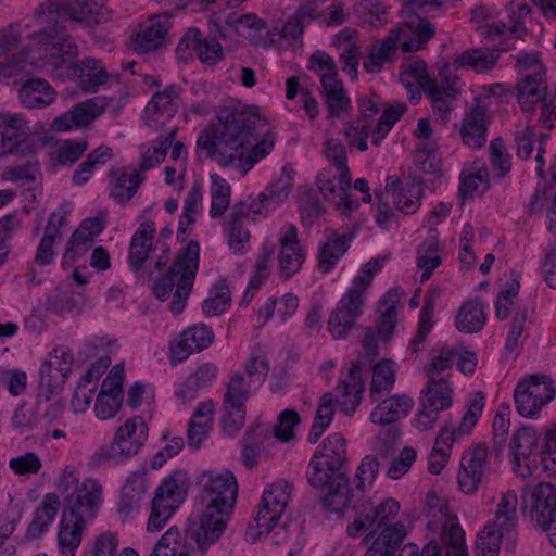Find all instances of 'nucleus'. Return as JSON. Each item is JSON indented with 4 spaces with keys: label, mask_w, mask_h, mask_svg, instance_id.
Masks as SVG:
<instances>
[{
    "label": "nucleus",
    "mask_w": 556,
    "mask_h": 556,
    "mask_svg": "<svg viewBox=\"0 0 556 556\" xmlns=\"http://www.w3.org/2000/svg\"><path fill=\"white\" fill-rule=\"evenodd\" d=\"M339 399L337 405L344 415H352L358 407L363 393L364 382L359 362H352L348 375L338 384Z\"/></svg>",
    "instance_id": "30"
},
{
    "label": "nucleus",
    "mask_w": 556,
    "mask_h": 556,
    "mask_svg": "<svg viewBox=\"0 0 556 556\" xmlns=\"http://www.w3.org/2000/svg\"><path fill=\"white\" fill-rule=\"evenodd\" d=\"M453 389L450 384L439 382L432 390L424 391L421 409L417 413L413 422L420 431H426L435 425L439 414L450 408L453 404Z\"/></svg>",
    "instance_id": "17"
},
{
    "label": "nucleus",
    "mask_w": 556,
    "mask_h": 556,
    "mask_svg": "<svg viewBox=\"0 0 556 556\" xmlns=\"http://www.w3.org/2000/svg\"><path fill=\"white\" fill-rule=\"evenodd\" d=\"M407 106L404 103H396L393 105H388L380 115L377 121L374 129H372V140L371 143L376 147H379L382 140L387 137V135L392 129L393 125L403 116L406 112Z\"/></svg>",
    "instance_id": "53"
},
{
    "label": "nucleus",
    "mask_w": 556,
    "mask_h": 556,
    "mask_svg": "<svg viewBox=\"0 0 556 556\" xmlns=\"http://www.w3.org/2000/svg\"><path fill=\"white\" fill-rule=\"evenodd\" d=\"M40 9V18L50 23L49 26L55 24H52V17H46L47 14L66 17L84 27H93L112 18L106 0H47Z\"/></svg>",
    "instance_id": "11"
},
{
    "label": "nucleus",
    "mask_w": 556,
    "mask_h": 556,
    "mask_svg": "<svg viewBox=\"0 0 556 556\" xmlns=\"http://www.w3.org/2000/svg\"><path fill=\"white\" fill-rule=\"evenodd\" d=\"M71 374L58 368L51 361H45L39 370V388L38 394L40 396L58 395L70 377Z\"/></svg>",
    "instance_id": "47"
},
{
    "label": "nucleus",
    "mask_w": 556,
    "mask_h": 556,
    "mask_svg": "<svg viewBox=\"0 0 556 556\" xmlns=\"http://www.w3.org/2000/svg\"><path fill=\"white\" fill-rule=\"evenodd\" d=\"M61 503L55 493H46L41 503L33 511L31 520L27 527L25 536L27 540H37L46 533L53 523Z\"/></svg>",
    "instance_id": "34"
},
{
    "label": "nucleus",
    "mask_w": 556,
    "mask_h": 556,
    "mask_svg": "<svg viewBox=\"0 0 556 556\" xmlns=\"http://www.w3.org/2000/svg\"><path fill=\"white\" fill-rule=\"evenodd\" d=\"M18 99L26 109H43L55 100V92L46 79L31 76L22 81Z\"/></svg>",
    "instance_id": "35"
},
{
    "label": "nucleus",
    "mask_w": 556,
    "mask_h": 556,
    "mask_svg": "<svg viewBox=\"0 0 556 556\" xmlns=\"http://www.w3.org/2000/svg\"><path fill=\"white\" fill-rule=\"evenodd\" d=\"M486 106L479 98H476L463 118L460 135L464 144L480 149L486 142Z\"/></svg>",
    "instance_id": "28"
},
{
    "label": "nucleus",
    "mask_w": 556,
    "mask_h": 556,
    "mask_svg": "<svg viewBox=\"0 0 556 556\" xmlns=\"http://www.w3.org/2000/svg\"><path fill=\"white\" fill-rule=\"evenodd\" d=\"M200 263V244L191 240L176 255L174 263L167 271L155 280L153 293L160 301L168 299L176 287L169 311L174 315L180 314L192 290Z\"/></svg>",
    "instance_id": "7"
},
{
    "label": "nucleus",
    "mask_w": 556,
    "mask_h": 556,
    "mask_svg": "<svg viewBox=\"0 0 556 556\" xmlns=\"http://www.w3.org/2000/svg\"><path fill=\"white\" fill-rule=\"evenodd\" d=\"M225 24L232 28L236 34L248 38L255 45L263 40L264 33L269 34L264 21L255 14H231L225 20Z\"/></svg>",
    "instance_id": "44"
},
{
    "label": "nucleus",
    "mask_w": 556,
    "mask_h": 556,
    "mask_svg": "<svg viewBox=\"0 0 556 556\" xmlns=\"http://www.w3.org/2000/svg\"><path fill=\"white\" fill-rule=\"evenodd\" d=\"M87 140H65L58 144L56 149L51 152V161L56 165L72 166L88 150Z\"/></svg>",
    "instance_id": "54"
},
{
    "label": "nucleus",
    "mask_w": 556,
    "mask_h": 556,
    "mask_svg": "<svg viewBox=\"0 0 556 556\" xmlns=\"http://www.w3.org/2000/svg\"><path fill=\"white\" fill-rule=\"evenodd\" d=\"M244 205H233L227 224L228 244L236 254H244L249 248L250 232L243 227Z\"/></svg>",
    "instance_id": "42"
},
{
    "label": "nucleus",
    "mask_w": 556,
    "mask_h": 556,
    "mask_svg": "<svg viewBox=\"0 0 556 556\" xmlns=\"http://www.w3.org/2000/svg\"><path fill=\"white\" fill-rule=\"evenodd\" d=\"M359 117L349 122L344 127V132L349 143L364 152L368 149L367 139L372 135L374 116L379 112L378 97L361 98L358 100Z\"/></svg>",
    "instance_id": "19"
},
{
    "label": "nucleus",
    "mask_w": 556,
    "mask_h": 556,
    "mask_svg": "<svg viewBox=\"0 0 556 556\" xmlns=\"http://www.w3.org/2000/svg\"><path fill=\"white\" fill-rule=\"evenodd\" d=\"M425 514L429 519V526L441 529L442 535L450 532L451 525H459L455 521L456 516L451 513L445 498L440 497L434 491H429L426 495Z\"/></svg>",
    "instance_id": "41"
},
{
    "label": "nucleus",
    "mask_w": 556,
    "mask_h": 556,
    "mask_svg": "<svg viewBox=\"0 0 556 556\" xmlns=\"http://www.w3.org/2000/svg\"><path fill=\"white\" fill-rule=\"evenodd\" d=\"M291 187L292 177L283 172L275 182L258 194L257 199L249 204L241 202L245 211L243 218L255 220L258 216H267L288 198Z\"/></svg>",
    "instance_id": "18"
},
{
    "label": "nucleus",
    "mask_w": 556,
    "mask_h": 556,
    "mask_svg": "<svg viewBox=\"0 0 556 556\" xmlns=\"http://www.w3.org/2000/svg\"><path fill=\"white\" fill-rule=\"evenodd\" d=\"M364 299L356 291L346 292L328 319V330L336 340L345 339L362 314Z\"/></svg>",
    "instance_id": "16"
},
{
    "label": "nucleus",
    "mask_w": 556,
    "mask_h": 556,
    "mask_svg": "<svg viewBox=\"0 0 556 556\" xmlns=\"http://www.w3.org/2000/svg\"><path fill=\"white\" fill-rule=\"evenodd\" d=\"M143 179L136 169L124 172L112 182L110 195L118 203L125 204L135 195Z\"/></svg>",
    "instance_id": "48"
},
{
    "label": "nucleus",
    "mask_w": 556,
    "mask_h": 556,
    "mask_svg": "<svg viewBox=\"0 0 556 556\" xmlns=\"http://www.w3.org/2000/svg\"><path fill=\"white\" fill-rule=\"evenodd\" d=\"M387 194L391 192L392 201L396 208L404 214L415 213L424 194L422 179L417 175H409L405 182L395 176L387 178Z\"/></svg>",
    "instance_id": "23"
},
{
    "label": "nucleus",
    "mask_w": 556,
    "mask_h": 556,
    "mask_svg": "<svg viewBox=\"0 0 556 556\" xmlns=\"http://www.w3.org/2000/svg\"><path fill=\"white\" fill-rule=\"evenodd\" d=\"M540 444V435L533 427H521L514 432L509 447L519 476H531L538 468Z\"/></svg>",
    "instance_id": "15"
},
{
    "label": "nucleus",
    "mask_w": 556,
    "mask_h": 556,
    "mask_svg": "<svg viewBox=\"0 0 556 556\" xmlns=\"http://www.w3.org/2000/svg\"><path fill=\"white\" fill-rule=\"evenodd\" d=\"M488 447L479 444L463 457L457 479L464 493L471 495L477 492L488 470Z\"/></svg>",
    "instance_id": "21"
},
{
    "label": "nucleus",
    "mask_w": 556,
    "mask_h": 556,
    "mask_svg": "<svg viewBox=\"0 0 556 556\" xmlns=\"http://www.w3.org/2000/svg\"><path fill=\"white\" fill-rule=\"evenodd\" d=\"M39 58L55 70L65 68L66 75L78 79L85 92H97L106 83L108 73L99 60L87 58L75 62L78 47L63 25L47 26L33 38Z\"/></svg>",
    "instance_id": "5"
},
{
    "label": "nucleus",
    "mask_w": 556,
    "mask_h": 556,
    "mask_svg": "<svg viewBox=\"0 0 556 556\" xmlns=\"http://www.w3.org/2000/svg\"><path fill=\"white\" fill-rule=\"evenodd\" d=\"M399 45V31L391 29L382 41H377L371 45L369 53L363 62L365 71L368 73L381 72L386 63L393 62Z\"/></svg>",
    "instance_id": "40"
},
{
    "label": "nucleus",
    "mask_w": 556,
    "mask_h": 556,
    "mask_svg": "<svg viewBox=\"0 0 556 556\" xmlns=\"http://www.w3.org/2000/svg\"><path fill=\"white\" fill-rule=\"evenodd\" d=\"M290 491L291 485L286 480H278L264 491L258 511L254 517L255 528L258 531L255 532L253 527H249L245 532L247 541L254 543L262 534L274 530L273 543L275 545L288 542L291 526L287 522L278 526L277 522L289 504Z\"/></svg>",
    "instance_id": "8"
},
{
    "label": "nucleus",
    "mask_w": 556,
    "mask_h": 556,
    "mask_svg": "<svg viewBox=\"0 0 556 556\" xmlns=\"http://www.w3.org/2000/svg\"><path fill=\"white\" fill-rule=\"evenodd\" d=\"M539 466L546 472L556 473V427L546 431L541 439Z\"/></svg>",
    "instance_id": "64"
},
{
    "label": "nucleus",
    "mask_w": 556,
    "mask_h": 556,
    "mask_svg": "<svg viewBox=\"0 0 556 556\" xmlns=\"http://www.w3.org/2000/svg\"><path fill=\"white\" fill-rule=\"evenodd\" d=\"M483 408L484 394L482 391H478L469 399L467 409L458 427L445 425L440 430L429 455L428 470L432 475H439L443 470L450 457L452 443L472 431L482 415Z\"/></svg>",
    "instance_id": "9"
},
{
    "label": "nucleus",
    "mask_w": 556,
    "mask_h": 556,
    "mask_svg": "<svg viewBox=\"0 0 556 556\" xmlns=\"http://www.w3.org/2000/svg\"><path fill=\"white\" fill-rule=\"evenodd\" d=\"M176 134L177 128H172L166 136L160 137L156 144L142 155L139 168L148 170L161 164L165 160L167 150L173 144Z\"/></svg>",
    "instance_id": "60"
},
{
    "label": "nucleus",
    "mask_w": 556,
    "mask_h": 556,
    "mask_svg": "<svg viewBox=\"0 0 556 556\" xmlns=\"http://www.w3.org/2000/svg\"><path fill=\"white\" fill-rule=\"evenodd\" d=\"M30 128L22 117H5L0 123V156L14 153L29 137Z\"/></svg>",
    "instance_id": "36"
},
{
    "label": "nucleus",
    "mask_w": 556,
    "mask_h": 556,
    "mask_svg": "<svg viewBox=\"0 0 556 556\" xmlns=\"http://www.w3.org/2000/svg\"><path fill=\"white\" fill-rule=\"evenodd\" d=\"M485 321L482 304L478 301H468L458 311L456 328L464 333H476L482 330Z\"/></svg>",
    "instance_id": "45"
},
{
    "label": "nucleus",
    "mask_w": 556,
    "mask_h": 556,
    "mask_svg": "<svg viewBox=\"0 0 556 556\" xmlns=\"http://www.w3.org/2000/svg\"><path fill=\"white\" fill-rule=\"evenodd\" d=\"M271 438L273 431L267 425L256 422L248 428L241 442V459L245 467L256 466L257 456L265 450V442Z\"/></svg>",
    "instance_id": "37"
},
{
    "label": "nucleus",
    "mask_w": 556,
    "mask_h": 556,
    "mask_svg": "<svg viewBox=\"0 0 556 556\" xmlns=\"http://www.w3.org/2000/svg\"><path fill=\"white\" fill-rule=\"evenodd\" d=\"M94 242V237L81 229L79 226L73 232L65 253L62 258V265L73 264L78 257L86 254Z\"/></svg>",
    "instance_id": "61"
},
{
    "label": "nucleus",
    "mask_w": 556,
    "mask_h": 556,
    "mask_svg": "<svg viewBox=\"0 0 556 556\" xmlns=\"http://www.w3.org/2000/svg\"><path fill=\"white\" fill-rule=\"evenodd\" d=\"M156 233L155 223L144 220L139 225L129 242L128 266L131 271L138 273L154 251L153 239Z\"/></svg>",
    "instance_id": "32"
},
{
    "label": "nucleus",
    "mask_w": 556,
    "mask_h": 556,
    "mask_svg": "<svg viewBox=\"0 0 556 556\" xmlns=\"http://www.w3.org/2000/svg\"><path fill=\"white\" fill-rule=\"evenodd\" d=\"M377 402L370 413V420L381 426L393 425L405 418L414 406V400L405 394L380 397Z\"/></svg>",
    "instance_id": "33"
},
{
    "label": "nucleus",
    "mask_w": 556,
    "mask_h": 556,
    "mask_svg": "<svg viewBox=\"0 0 556 556\" xmlns=\"http://www.w3.org/2000/svg\"><path fill=\"white\" fill-rule=\"evenodd\" d=\"M192 48L199 60L206 65H215L220 62L225 54L220 43L211 37H204L197 28H190L177 45V52L184 53L187 49Z\"/></svg>",
    "instance_id": "29"
},
{
    "label": "nucleus",
    "mask_w": 556,
    "mask_h": 556,
    "mask_svg": "<svg viewBox=\"0 0 556 556\" xmlns=\"http://www.w3.org/2000/svg\"><path fill=\"white\" fill-rule=\"evenodd\" d=\"M324 153L328 161L333 163L338 169L339 185L351 187V176L348 166V155L345 146L338 139L331 138L325 142Z\"/></svg>",
    "instance_id": "49"
},
{
    "label": "nucleus",
    "mask_w": 556,
    "mask_h": 556,
    "mask_svg": "<svg viewBox=\"0 0 556 556\" xmlns=\"http://www.w3.org/2000/svg\"><path fill=\"white\" fill-rule=\"evenodd\" d=\"M231 298L225 280L216 282L210 291V296L202 304L203 313L206 316H218L227 311Z\"/></svg>",
    "instance_id": "56"
},
{
    "label": "nucleus",
    "mask_w": 556,
    "mask_h": 556,
    "mask_svg": "<svg viewBox=\"0 0 556 556\" xmlns=\"http://www.w3.org/2000/svg\"><path fill=\"white\" fill-rule=\"evenodd\" d=\"M439 245L434 240L424 242L417 249V267L422 270L421 282L430 279L433 270L441 264Z\"/></svg>",
    "instance_id": "59"
},
{
    "label": "nucleus",
    "mask_w": 556,
    "mask_h": 556,
    "mask_svg": "<svg viewBox=\"0 0 556 556\" xmlns=\"http://www.w3.org/2000/svg\"><path fill=\"white\" fill-rule=\"evenodd\" d=\"M456 355L457 352L450 348H442L439 351V354L432 358L430 368L428 369V384L426 390H432L439 382L450 384L447 380L440 377V375L452 368Z\"/></svg>",
    "instance_id": "55"
},
{
    "label": "nucleus",
    "mask_w": 556,
    "mask_h": 556,
    "mask_svg": "<svg viewBox=\"0 0 556 556\" xmlns=\"http://www.w3.org/2000/svg\"><path fill=\"white\" fill-rule=\"evenodd\" d=\"M53 396L48 394L40 396V394H37L36 397L35 420L45 426L58 422L63 415L64 403L60 399H53Z\"/></svg>",
    "instance_id": "52"
},
{
    "label": "nucleus",
    "mask_w": 556,
    "mask_h": 556,
    "mask_svg": "<svg viewBox=\"0 0 556 556\" xmlns=\"http://www.w3.org/2000/svg\"><path fill=\"white\" fill-rule=\"evenodd\" d=\"M504 531L495 526H485L476 544L477 556H498Z\"/></svg>",
    "instance_id": "63"
},
{
    "label": "nucleus",
    "mask_w": 556,
    "mask_h": 556,
    "mask_svg": "<svg viewBox=\"0 0 556 556\" xmlns=\"http://www.w3.org/2000/svg\"><path fill=\"white\" fill-rule=\"evenodd\" d=\"M490 162L495 177L503 178L511 169V156L507 152L504 140L501 137L493 139L489 147Z\"/></svg>",
    "instance_id": "62"
},
{
    "label": "nucleus",
    "mask_w": 556,
    "mask_h": 556,
    "mask_svg": "<svg viewBox=\"0 0 556 556\" xmlns=\"http://www.w3.org/2000/svg\"><path fill=\"white\" fill-rule=\"evenodd\" d=\"M396 380L395 363L391 359H381L372 367L369 396L371 401H378L388 394L394 387Z\"/></svg>",
    "instance_id": "43"
},
{
    "label": "nucleus",
    "mask_w": 556,
    "mask_h": 556,
    "mask_svg": "<svg viewBox=\"0 0 556 556\" xmlns=\"http://www.w3.org/2000/svg\"><path fill=\"white\" fill-rule=\"evenodd\" d=\"M321 88L327 118L339 117L351 108V100L338 77L321 75Z\"/></svg>",
    "instance_id": "39"
},
{
    "label": "nucleus",
    "mask_w": 556,
    "mask_h": 556,
    "mask_svg": "<svg viewBox=\"0 0 556 556\" xmlns=\"http://www.w3.org/2000/svg\"><path fill=\"white\" fill-rule=\"evenodd\" d=\"M278 242L280 271L285 279H289L301 269L306 258V251L300 244L298 229L293 224L283 225Z\"/></svg>",
    "instance_id": "20"
},
{
    "label": "nucleus",
    "mask_w": 556,
    "mask_h": 556,
    "mask_svg": "<svg viewBox=\"0 0 556 556\" xmlns=\"http://www.w3.org/2000/svg\"><path fill=\"white\" fill-rule=\"evenodd\" d=\"M517 502V493L515 491L505 492L497 505L496 518L494 522L489 526H495L504 532L514 528L516 523Z\"/></svg>",
    "instance_id": "57"
},
{
    "label": "nucleus",
    "mask_w": 556,
    "mask_h": 556,
    "mask_svg": "<svg viewBox=\"0 0 556 556\" xmlns=\"http://www.w3.org/2000/svg\"><path fill=\"white\" fill-rule=\"evenodd\" d=\"M458 77L451 73V65L444 63L438 68V78L426 81V96L430 99L435 115L441 119L453 110L452 102L459 96Z\"/></svg>",
    "instance_id": "14"
},
{
    "label": "nucleus",
    "mask_w": 556,
    "mask_h": 556,
    "mask_svg": "<svg viewBox=\"0 0 556 556\" xmlns=\"http://www.w3.org/2000/svg\"><path fill=\"white\" fill-rule=\"evenodd\" d=\"M179 91L180 87L173 84L153 96L144 113L146 124L149 127L157 130L174 117L180 105Z\"/></svg>",
    "instance_id": "22"
},
{
    "label": "nucleus",
    "mask_w": 556,
    "mask_h": 556,
    "mask_svg": "<svg viewBox=\"0 0 556 556\" xmlns=\"http://www.w3.org/2000/svg\"><path fill=\"white\" fill-rule=\"evenodd\" d=\"M212 186L211 195L212 203L210 215L213 218L220 217L229 206L230 202V186L226 179L222 178L217 174L211 175Z\"/></svg>",
    "instance_id": "58"
},
{
    "label": "nucleus",
    "mask_w": 556,
    "mask_h": 556,
    "mask_svg": "<svg viewBox=\"0 0 556 556\" xmlns=\"http://www.w3.org/2000/svg\"><path fill=\"white\" fill-rule=\"evenodd\" d=\"M58 488L64 496L58 532L59 552L61 556H75L87 523L94 519L99 510L102 486L93 479L79 483L77 472L66 467L60 476Z\"/></svg>",
    "instance_id": "3"
},
{
    "label": "nucleus",
    "mask_w": 556,
    "mask_h": 556,
    "mask_svg": "<svg viewBox=\"0 0 556 556\" xmlns=\"http://www.w3.org/2000/svg\"><path fill=\"white\" fill-rule=\"evenodd\" d=\"M170 27L169 16H152L139 26V30L134 38L135 50L139 53H147L160 48L165 40V36Z\"/></svg>",
    "instance_id": "31"
},
{
    "label": "nucleus",
    "mask_w": 556,
    "mask_h": 556,
    "mask_svg": "<svg viewBox=\"0 0 556 556\" xmlns=\"http://www.w3.org/2000/svg\"><path fill=\"white\" fill-rule=\"evenodd\" d=\"M238 496V483L232 472H205L200 502L204 507L199 522L189 523L182 536L176 526L157 541L150 556H205L215 545L227 525Z\"/></svg>",
    "instance_id": "2"
},
{
    "label": "nucleus",
    "mask_w": 556,
    "mask_h": 556,
    "mask_svg": "<svg viewBox=\"0 0 556 556\" xmlns=\"http://www.w3.org/2000/svg\"><path fill=\"white\" fill-rule=\"evenodd\" d=\"M392 30L399 31V41L403 52L421 50L435 34L434 25L418 13H414L408 21L399 24Z\"/></svg>",
    "instance_id": "25"
},
{
    "label": "nucleus",
    "mask_w": 556,
    "mask_h": 556,
    "mask_svg": "<svg viewBox=\"0 0 556 556\" xmlns=\"http://www.w3.org/2000/svg\"><path fill=\"white\" fill-rule=\"evenodd\" d=\"M553 380L545 375L521 378L514 391L517 412L527 418H535L543 406L555 397Z\"/></svg>",
    "instance_id": "13"
},
{
    "label": "nucleus",
    "mask_w": 556,
    "mask_h": 556,
    "mask_svg": "<svg viewBox=\"0 0 556 556\" xmlns=\"http://www.w3.org/2000/svg\"><path fill=\"white\" fill-rule=\"evenodd\" d=\"M355 236L356 232L350 229L341 235L333 229H326L325 240L319 243L317 253L318 269L324 274L331 271L348 252Z\"/></svg>",
    "instance_id": "24"
},
{
    "label": "nucleus",
    "mask_w": 556,
    "mask_h": 556,
    "mask_svg": "<svg viewBox=\"0 0 556 556\" xmlns=\"http://www.w3.org/2000/svg\"><path fill=\"white\" fill-rule=\"evenodd\" d=\"M400 510V503L394 498H387L376 507L361 511L348 526L346 532L352 538L366 533V538H374L365 556L372 548L377 556H394L401 546L406 529L402 522L394 521Z\"/></svg>",
    "instance_id": "6"
},
{
    "label": "nucleus",
    "mask_w": 556,
    "mask_h": 556,
    "mask_svg": "<svg viewBox=\"0 0 556 556\" xmlns=\"http://www.w3.org/2000/svg\"><path fill=\"white\" fill-rule=\"evenodd\" d=\"M139 441L128 442L125 439H119L115 433L113 441L99 448L91 457V462L96 466H101L105 463L119 465L124 464L134 457L140 450Z\"/></svg>",
    "instance_id": "38"
},
{
    "label": "nucleus",
    "mask_w": 556,
    "mask_h": 556,
    "mask_svg": "<svg viewBox=\"0 0 556 556\" xmlns=\"http://www.w3.org/2000/svg\"><path fill=\"white\" fill-rule=\"evenodd\" d=\"M498 55L494 52H485L478 49L466 50L455 58V64L459 67L470 68L478 73L491 71Z\"/></svg>",
    "instance_id": "51"
},
{
    "label": "nucleus",
    "mask_w": 556,
    "mask_h": 556,
    "mask_svg": "<svg viewBox=\"0 0 556 556\" xmlns=\"http://www.w3.org/2000/svg\"><path fill=\"white\" fill-rule=\"evenodd\" d=\"M189 486L190 481L184 470H175L162 481L151 503L148 531L155 532L165 527L168 519L185 502Z\"/></svg>",
    "instance_id": "10"
},
{
    "label": "nucleus",
    "mask_w": 556,
    "mask_h": 556,
    "mask_svg": "<svg viewBox=\"0 0 556 556\" xmlns=\"http://www.w3.org/2000/svg\"><path fill=\"white\" fill-rule=\"evenodd\" d=\"M266 127V119L255 112L224 109L198 137L197 152L247 173L274 149L277 136Z\"/></svg>",
    "instance_id": "1"
},
{
    "label": "nucleus",
    "mask_w": 556,
    "mask_h": 556,
    "mask_svg": "<svg viewBox=\"0 0 556 556\" xmlns=\"http://www.w3.org/2000/svg\"><path fill=\"white\" fill-rule=\"evenodd\" d=\"M522 506L536 527L548 532L552 545L556 547V485L540 482L525 488L521 494Z\"/></svg>",
    "instance_id": "12"
},
{
    "label": "nucleus",
    "mask_w": 556,
    "mask_h": 556,
    "mask_svg": "<svg viewBox=\"0 0 556 556\" xmlns=\"http://www.w3.org/2000/svg\"><path fill=\"white\" fill-rule=\"evenodd\" d=\"M106 104L102 99L92 98L74 105L66 113L58 116L51 124L55 131H66L91 124L100 116Z\"/></svg>",
    "instance_id": "26"
},
{
    "label": "nucleus",
    "mask_w": 556,
    "mask_h": 556,
    "mask_svg": "<svg viewBox=\"0 0 556 556\" xmlns=\"http://www.w3.org/2000/svg\"><path fill=\"white\" fill-rule=\"evenodd\" d=\"M308 483L325 493L323 504L334 513L354 507L348 477L346 440L341 433L328 435L309 462Z\"/></svg>",
    "instance_id": "4"
},
{
    "label": "nucleus",
    "mask_w": 556,
    "mask_h": 556,
    "mask_svg": "<svg viewBox=\"0 0 556 556\" xmlns=\"http://www.w3.org/2000/svg\"><path fill=\"white\" fill-rule=\"evenodd\" d=\"M214 338L213 330L203 323L189 326L180 333L179 340L170 345L172 357L182 362L190 354L207 349Z\"/></svg>",
    "instance_id": "27"
},
{
    "label": "nucleus",
    "mask_w": 556,
    "mask_h": 556,
    "mask_svg": "<svg viewBox=\"0 0 556 556\" xmlns=\"http://www.w3.org/2000/svg\"><path fill=\"white\" fill-rule=\"evenodd\" d=\"M427 80H429V75L424 60L412 56L402 64L400 81L405 88L416 89V86H419L426 93Z\"/></svg>",
    "instance_id": "50"
},
{
    "label": "nucleus",
    "mask_w": 556,
    "mask_h": 556,
    "mask_svg": "<svg viewBox=\"0 0 556 556\" xmlns=\"http://www.w3.org/2000/svg\"><path fill=\"white\" fill-rule=\"evenodd\" d=\"M147 490L148 483L144 476L138 472L131 473L122 488L119 513L128 515L137 508Z\"/></svg>",
    "instance_id": "46"
}]
</instances>
